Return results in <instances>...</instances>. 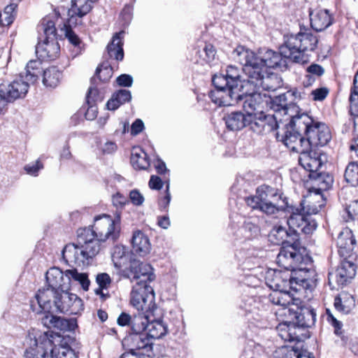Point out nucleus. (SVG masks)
Here are the masks:
<instances>
[{
	"mask_svg": "<svg viewBox=\"0 0 358 358\" xmlns=\"http://www.w3.org/2000/svg\"><path fill=\"white\" fill-rule=\"evenodd\" d=\"M64 275L65 273L59 268H50L45 274L47 285L38 290L35 299L45 310H50L55 305L64 314L76 315L83 309V301L68 291L64 282Z\"/></svg>",
	"mask_w": 358,
	"mask_h": 358,
	"instance_id": "1",
	"label": "nucleus"
},
{
	"mask_svg": "<svg viewBox=\"0 0 358 358\" xmlns=\"http://www.w3.org/2000/svg\"><path fill=\"white\" fill-rule=\"evenodd\" d=\"M247 80L248 78L241 80V69L230 65L225 73L215 74L213 77L215 90L210 92L209 97L220 106H233L241 98V89L244 90V93L247 91V88L243 87Z\"/></svg>",
	"mask_w": 358,
	"mask_h": 358,
	"instance_id": "2",
	"label": "nucleus"
},
{
	"mask_svg": "<svg viewBox=\"0 0 358 358\" xmlns=\"http://www.w3.org/2000/svg\"><path fill=\"white\" fill-rule=\"evenodd\" d=\"M76 243L66 245L62 257L67 263L82 266L88 265L101 250V242L97 239L93 225L77 230Z\"/></svg>",
	"mask_w": 358,
	"mask_h": 358,
	"instance_id": "3",
	"label": "nucleus"
},
{
	"mask_svg": "<svg viewBox=\"0 0 358 358\" xmlns=\"http://www.w3.org/2000/svg\"><path fill=\"white\" fill-rule=\"evenodd\" d=\"M153 268L149 264L135 258L131 259L129 266L124 271V276L131 282L136 281L131 292V303L134 306L140 305L141 301H153L155 294L149 282L154 279Z\"/></svg>",
	"mask_w": 358,
	"mask_h": 358,
	"instance_id": "4",
	"label": "nucleus"
},
{
	"mask_svg": "<svg viewBox=\"0 0 358 358\" xmlns=\"http://www.w3.org/2000/svg\"><path fill=\"white\" fill-rule=\"evenodd\" d=\"M294 207H289L287 213L290 216L287 220L289 230L281 225H275L269 234L270 241L275 245L291 244L299 241L300 233L310 234L316 229V224L304 219Z\"/></svg>",
	"mask_w": 358,
	"mask_h": 358,
	"instance_id": "5",
	"label": "nucleus"
},
{
	"mask_svg": "<svg viewBox=\"0 0 358 358\" xmlns=\"http://www.w3.org/2000/svg\"><path fill=\"white\" fill-rule=\"evenodd\" d=\"M318 43L317 37L310 31H299L296 34L287 36L281 45V52L287 59L296 63H306L308 60V52L315 50Z\"/></svg>",
	"mask_w": 358,
	"mask_h": 358,
	"instance_id": "6",
	"label": "nucleus"
},
{
	"mask_svg": "<svg viewBox=\"0 0 358 358\" xmlns=\"http://www.w3.org/2000/svg\"><path fill=\"white\" fill-rule=\"evenodd\" d=\"M246 76L248 80L243 85L247 88L245 93H253L254 90L259 92L261 90L275 91L282 85V80L278 75L270 73L267 70L262 71L258 68L247 67Z\"/></svg>",
	"mask_w": 358,
	"mask_h": 358,
	"instance_id": "7",
	"label": "nucleus"
},
{
	"mask_svg": "<svg viewBox=\"0 0 358 358\" xmlns=\"http://www.w3.org/2000/svg\"><path fill=\"white\" fill-rule=\"evenodd\" d=\"M305 249L299 247V242L294 241L280 248L277 256L276 262L278 266L293 273L301 264L311 266V258L304 254Z\"/></svg>",
	"mask_w": 358,
	"mask_h": 358,
	"instance_id": "8",
	"label": "nucleus"
},
{
	"mask_svg": "<svg viewBox=\"0 0 358 358\" xmlns=\"http://www.w3.org/2000/svg\"><path fill=\"white\" fill-rule=\"evenodd\" d=\"M93 228H94L96 233L97 239L101 243L107 241L115 243L120 236V214H117L114 218L111 215L105 213L95 216Z\"/></svg>",
	"mask_w": 358,
	"mask_h": 358,
	"instance_id": "9",
	"label": "nucleus"
},
{
	"mask_svg": "<svg viewBox=\"0 0 358 358\" xmlns=\"http://www.w3.org/2000/svg\"><path fill=\"white\" fill-rule=\"evenodd\" d=\"M59 337L58 334L53 331H45L36 338V348H29L26 350V358H62L58 352L59 348L54 343V340Z\"/></svg>",
	"mask_w": 358,
	"mask_h": 358,
	"instance_id": "10",
	"label": "nucleus"
},
{
	"mask_svg": "<svg viewBox=\"0 0 358 358\" xmlns=\"http://www.w3.org/2000/svg\"><path fill=\"white\" fill-rule=\"evenodd\" d=\"M136 307L138 309L141 308L145 311L143 314H138L133 317L131 324V330L134 334H142L143 331L151 333L157 327L155 299L152 302L141 301L140 305Z\"/></svg>",
	"mask_w": 358,
	"mask_h": 358,
	"instance_id": "11",
	"label": "nucleus"
},
{
	"mask_svg": "<svg viewBox=\"0 0 358 358\" xmlns=\"http://www.w3.org/2000/svg\"><path fill=\"white\" fill-rule=\"evenodd\" d=\"M355 275L356 265L350 259L345 258L336 269L329 272V285L332 289H338L349 283Z\"/></svg>",
	"mask_w": 358,
	"mask_h": 358,
	"instance_id": "12",
	"label": "nucleus"
},
{
	"mask_svg": "<svg viewBox=\"0 0 358 358\" xmlns=\"http://www.w3.org/2000/svg\"><path fill=\"white\" fill-rule=\"evenodd\" d=\"M282 314L285 317L291 319V322H294L299 329V327H311L316 320L314 309L301 306L300 304H293L289 308H284Z\"/></svg>",
	"mask_w": 358,
	"mask_h": 358,
	"instance_id": "13",
	"label": "nucleus"
},
{
	"mask_svg": "<svg viewBox=\"0 0 358 358\" xmlns=\"http://www.w3.org/2000/svg\"><path fill=\"white\" fill-rule=\"evenodd\" d=\"M266 285L273 291H282L292 289L299 291L300 289L293 285L292 273L280 270H268L265 276Z\"/></svg>",
	"mask_w": 358,
	"mask_h": 358,
	"instance_id": "14",
	"label": "nucleus"
},
{
	"mask_svg": "<svg viewBox=\"0 0 358 358\" xmlns=\"http://www.w3.org/2000/svg\"><path fill=\"white\" fill-rule=\"evenodd\" d=\"M293 285H297L304 289L312 290L317 283V273L313 268V261L311 266L309 264H301L293 273H292Z\"/></svg>",
	"mask_w": 358,
	"mask_h": 358,
	"instance_id": "15",
	"label": "nucleus"
},
{
	"mask_svg": "<svg viewBox=\"0 0 358 358\" xmlns=\"http://www.w3.org/2000/svg\"><path fill=\"white\" fill-rule=\"evenodd\" d=\"M29 83L22 77L17 78L9 85H0V98L7 102H12L24 97L29 90Z\"/></svg>",
	"mask_w": 358,
	"mask_h": 358,
	"instance_id": "16",
	"label": "nucleus"
},
{
	"mask_svg": "<svg viewBox=\"0 0 358 358\" xmlns=\"http://www.w3.org/2000/svg\"><path fill=\"white\" fill-rule=\"evenodd\" d=\"M248 124L250 129L257 134L271 132L278 128V123L274 115H265L262 111L249 114L248 115Z\"/></svg>",
	"mask_w": 358,
	"mask_h": 358,
	"instance_id": "17",
	"label": "nucleus"
},
{
	"mask_svg": "<svg viewBox=\"0 0 358 358\" xmlns=\"http://www.w3.org/2000/svg\"><path fill=\"white\" fill-rule=\"evenodd\" d=\"M286 59L281 52H275L271 50L261 49L257 54H255V64L254 67H257L262 71L271 68L281 66Z\"/></svg>",
	"mask_w": 358,
	"mask_h": 358,
	"instance_id": "18",
	"label": "nucleus"
},
{
	"mask_svg": "<svg viewBox=\"0 0 358 358\" xmlns=\"http://www.w3.org/2000/svg\"><path fill=\"white\" fill-rule=\"evenodd\" d=\"M306 137L309 148L324 146L330 141L331 133L329 127L324 123L314 120Z\"/></svg>",
	"mask_w": 358,
	"mask_h": 358,
	"instance_id": "19",
	"label": "nucleus"
},
{
	"mask_svg": "<svg viewBox=\"0 0 358 358\" xmlns=\"http://www.w3.org/2000/svg\"><path fill=\"white\" fill-rule=\"evenodd\" d=\"M55 15H46L40 21L37 29L41 40H58L59 34L56 27V21L61 17L59 8H55Z\"/></svg>",
	"mask_w": 358,
	"mask_h": 358,
	"instance_id": "20",
	"label": "nucleus"
},
{
	"mask_svg": "<svg viewBox=\"0 0 358 358\" xmlns=\"http://www.w3.org/2000/svg\"><path fill=\"white\" fill-rule=\"evenodd\" d=\"M277 138L281 141L287 148H290L292 151L301 153L303 150L310 149L308 142L306 138L305 139L301 133L287 127L285 134L281 136L277 134Z\"/></svg>",
	"mask_w": 358,
	"mask_h": 358,
	"instance_id": "21",
	"label": "nucleus"
},
{
	"mask_svg": "<svg viewBox=\"0 0 358 358\" xmlns=\"http://www.w3.org/2000/svg\"><path fill=\"white\" fill-rule=\"evenodd\" d=\"M36 54L39 60L53 61L60 55V45L58 40H41L38 38V43L36 46Z\"/></svg>",
	"mask_w": 358,
	"mask_h": 358,
	"instance_id": "22",
	"label": "nucleus"
},
{
	"mask_svg": "<svg viewBox=\"0 0 358 358\" xmlns=\"http://www.w3.org/2000/svg\"><path fill=\"white\" fill-rule=\"evenodd\" d=\"M150 338H154L150 333L134 334L124 338L122 345L131 352H136L137 350H145L148 352L152 348L153 343Z\"/></svg>",
	"mask_w": 358,
	"mask_h": 358,
	"instance_id": "23",
	"label": "nucleus"
},
{
	"mask_svg": "<svg viewBox=\"0 0 358 358\" xmlns=\"http://www.w3.org/2000/svg\"><path fill=\"white\" fill-rule=\"evenodd\" d=\"M289 289L282 291H273L269 294V301L277 306H281L282 308L276 311V315L279 316H285L283 313L284 308H289L293 304H301V301L299 299L293 297L289 292Z\"/></svg>",
	"mask_w": 358,
	"mask_h": 358,
	"instance_id": "24",
	"label": "nucleus"
},
{
	"mask_svg": "<svg viewBox=\"0 0 358 358\" xmlns=\"http://www.w3.org/2000/svg\"><path fill=\"white\" fill-rule=\"evenodd\" d=\"M316 196L317 199L310 198L311 201H302L300 203L299 206H294V208L298 210L299 213L303 216L305 220L313 222L317 225L315 221L311 219L309 215L318 213L321 208L324 206V200L322 195H317Z\"/></svg>",
	"mask_w": 358,
	"mask_h": 358,
	"instance_id": "25",
	"label": "nucleus"
},
{
	"mask_svg": "<svg viewBox=\"0 0 358 358\" xmlns=\"http://www.w3.org/2000/svg\"><path fill=\"white\" fill-rule=\"evenodd\" d=\"M299 164L309 173H315L322 166L320 155L310 149L303 150L299 159Z\"/></svg>",
	"mask_w": 358,
	"mask_h": 358,
	"instance_id": "26",
	"label": "nucleus"
},
{
	"mask_svg": "<svg viewBox=\"0 0 358 358\" xmlns=\"http://www.w3.org/2000/svg\"><path fill=\"white\" fill-rule=\"evenodd\" d=\"M91 0H71V8L68 10V19L70 22L76 23L78 18L81 19L92 8Z\"/></svg>",
	"mask_w": 358,
	"mask_h": 358,
	"instance_id": "27",
	"label": "nucleus"
},
{
	"mask_svg": "<svg viewBox=\"0 0 358 358\" xmlns=\"http://www.w3.org/2000/svg\"><path fill=\"white\" fill-rule=\"evenodd\" d=\"M241 94H243L241 98L238 100L245 99L243 107L246 112V115L249 114H254L259 113L262 110V96L260 92L257 90H254L253 93H244V90L241 89Z\"/></svg>",
	"mask_w": 358,
	"mask_h": 358,
	"instance_id": "28",
	"label": "nucleus"
},
{
	"mask_svg": "<svg viewBox=\"0 0 358 358\" xmlns=\"http://www.w3.org/2000/svg\"><path fill=\"white\" fill-rule=\"evenodd\" d=\"M131 247L133 254L142 257L148 255L151 250V244L148 237L141 231L134 233Z\"/></svg>",
	"mask_w": 358,
	"mask_h": 358,
	"instance_id": "29",
	"label": "nucleus"
},
{
	"mask_svg": "<svg viewBox=\"0 0 358 358\" xmlns=\"http://www.w3.org/2000/svg\"><path fill=\"white\" fill-rule=\"evenodd\" d=\"M124 34L123 30L116 32L106 47L109 57L117 62L122 61L124 59L123 38Z\"/></svg>",
	"mask_w": 358,
	"mask_h": 358,
	"instance_id": "30",
	"label": "nucleus"
},
{
	"mask_svg": "<svg viewBox=\"0 0 358 358\" xmlns=\"http://www.w3.org/2000/svg\"><path fill=\"white\" fill-rule=\"evenodd\" d=\"M286 320H282L276 327L278 336L285 341H300V335L299 334V329L296 327L294 322H291V319L286 317Z\"/></svg>",
	"mask_w": 358,
	"mask_h": 358,
	"instance_id": "31",
	"label": "nucleus"
},
{
	"mask_svg": "<svg viewBox=\"0 0 358 358\" xmlns=\"http://www.w3.org/2000/svg\"><path fill=\"white\" fill-rule=\"evenodd\" d=\"M277 196L276 193H273L272 189L267 192L266 199L262 203L260 210L266 215H274L280 210H284L287 213L289 207H294L292 205H289L287 198L282 201L283 204L279 205L274 203L272 199H275Z\"/></svg>",
	"mask_w": 358,
	"mask_h": 358,
	"instance_id": "32",
	"label": "nucleus"
},
{
	"mask_svg": "<svg viewBox=\"0 0 358 358\" xmlns=\"http://www.w3.org/2000/svg\"><path fill=\"white\" fill-rule=\"evenodd\" d=\"M130 162L136 170H146L151 165L150 156L140 146H134L131 148Z\"/></svg>",
	"mask_w": 358,
	"mask_h": 358,
	"instance_id": "33",
	"label": "nucleus"
},
{
	"mask_svg": "<svg viewBox=\"0 0 358 358\" xmlns=\"http://www.w3.org/2000/svg\"><path fill=\"white\" fill-rule=\"evenodd\" d=\"M310 25L316 31H322L332 24V18L328 10L310 12Z\"/></svg>",
	"mask_w": 358,
	"mask_h": 358,
	"instance_id": "34",
	"label": "nucleus"
},
{
	"mask_svg": "<svg viewBox=\"0 0 358 358\" xmlns=\"http://www.w3.org/2000/svg\"><path fill=\"white\" fill-rule=\"evenodd\" d=\"M63 77V71L58 66H50L43 70L42 83L45 87L55 89L60 85Z\"/></svg>",
	"mask_w": 358,
	"mask_h": 358,
	"instance_id": "35",
	"label": "nucleus"
},
{
	"mask_svg": "<svg viewBox=\"0 0 358 358\" xmlns=\"http://www.w3.org/2000/svg\"><path fill=\"white\" fill-rule=\"evenodd\" d=\"M356 244V240L349 229H345L341 231L337 238V246L338 252L341 256H349L350 253L353 250Z\"/></svg>",
	"mask_w": 358,
	"mask_h": 358,
	"instance_id": "36",
	"label": "nucleus"
},
{
	"mask_svg": "<svg viewBox=\"0 0 358 358\" xmlns=\"http://www.w3.org/2000/svg\"><path fill=\"white\" fill-rule=\"evenodd\" d=\"M308 178L312 180L314 188H316L317 195H321L320 192L329 189L334 182L333 176L326 172L309 173Z\"/></svg>",
	"mask_w": 358,
	"mask_h": 358,
	"instance_id": "37",
	"label": "nucleus"
},
{
	"mask_svg": "<svg viewBox=\"0 0 358 358\" xmlns=\"http://www.w3.org/2000/svg\"><path fill=\"white\" fill-rule=\"evenodd\" d=\"M247 120L248 115L240 111L232 112L224 117L226 126L231 131H239L247 127Z\"/></svg>",
	"mask_w": 358,
	"mask_h": 358,
	"instance_id": "38",
	"label": "nucleus"
},
{
	"mask_svg": "<svg viewBox=\"0 0 358 358\" xmlns=\"http://www.w3.org/2000/svg\"><path fill=\"white\" fill-rule=\"evenodd\" d=\"M233 57L235 59L238 61L241 64L243 65V67L241 70L246 75V68L247 67H253L255 63V54L245 49L243 46H238L233 51Z\"/></svg>",
	"mask_w": 358,
	"mask_h": 358,
	"instance_id": "39",
	"label": "nucleus"
},
{
	"mask_svg": "<svg viewBox=\"0 0 358 358\" xmlns=\"http://www.w3.org/2000/svg\"><path fill=\"white\" fill-rule=\"evenodd\" d=\"M314 120L306 113L297 114L292 116L289 128L298 132H303L306 136L310 125L313 123Z\"/></svg>",
	"mask_w": 358,
	"mask_h": 358,
	"instance_id": "40",
	"label": "nucleus"
},
{
	"mask_svg": "<svg viewBox=\"0 0 358 358\" xmlns=\"http://www.w3.org/2000/svg\"><path fill=\"white\" fill-rule=\"evenodd\" d=\"M131 99V92L128 90H119L115 92L111 98L107 101L106 107L109 110H115L120 106Z\"/></svg>",
	"mask_w": 358,
	"mask_h": 358,
	"instance_id": "41",
	"label": "nucleus"
},
{
	"mask_svg": "<svg viewBox=\"0 0 358 358\" xmlns=\"http://www.w3.org/2000/svg\"><path fill=\"white\" fill-rule=\"evenodd\" d=\"M30 307L32 311L36 314H41L43 313L45 314V315L41 318V322L46 327H50V319L52 313L54 312L62 313L59 310H58L57 306L55 305L52 306L50 310H45L43 308L42 305L39 303L38 300H36L35 298L34 299H31L30 301Z\"/></svg>",
	"mask_w": 358,
	"mask_h": 358,
	"instance_id": "42",
	"label": "nucleus"
},
{
	"mask_svg": "<svg viewBox=\"0 0 358 358\" xmlns=\"http://www.w3.org/2000/svg\"><path fill=\"white\" fill-rule=\"evenodd\" d=\"M271 108L275 112H283L289 114V110L292 108V100H289L286 93L275 96L271 102Z\"/></svg>",
	"mask_w": 358,
	"mask_h": 358,
	"instance_id": "43",
	"label": "nucleus"
},
{
	"mask_svg": "<svg viewBox=\"0 0 358 358\" xmlns=\"http://www.w3.org/2000/svg\"><path fill=\"white\" fill-rule=\"evenodd\" d=\"M269 190H271V187L268 186L259 187L255 196H249L245 199L247 205L252 209L260 210L262 203L266 199V194Z\"/></svg>",
	"mask_w": 358,
	"mask_h": 358,
	"instance_id": "44",
	"label": "nucleus"
},
{
	"mask_svg": "<svg viewBox=\"0 0 358 358\" xmlns=\"http://www.w3.org/2000/svg\"><path fill=\"white\" fill-rule=\"evenodd\" d=\"M43 71L41 62L39 60H30L26 66L27 81L32 84L37 82Z\"/></svg>",
	"mask_w": 358,
	"mask_h": 358,
	"instance_id": "45",
	"label": "nucleus"
},
{
	"mask_svg": "<svg viewBox=\"0 0 358 358\" xmlns=\"http://www.w3.org/2000/svg\"><path fill=\"white\" fill-rule=\"evenodd\" d=\"M65 275L70 280L78 282L82 288L85 291H87L90 287V281L88 278V275L86 273H78L76 268L67 269L64 272Z\"/></svg>",
	"mask_w": 358,
	"mask_h": 358,
	"instance_id": "46",
	"label": "nucleus"
},
{
	"mask_svg": "<svg viewBox=\"0 0 358 358\" xmlns=\"http://www.w3.org/2000/svg\"><path fill=\"white\" fill-rule=\"evenodd\" d=\"M80 23H81V21L79 22L76 21V23L70 22L69 19H67L66 22L64 23L65 37L68 39L69 42L71 45L79 49L80 48V45L82 44V40L72 29L71 27L72 25L77 26Z\"/></svg>",
	"mask_w": 358,
	"mask_h": 358,
	"instance_id": "47",
	"label": "nucleus"
},
{
	"mask_svg": "<svg viewBox=\"0 0 358 358\" xmlns=\"http://www.w3.org/2000/svg\"><path fill=\"white\" fill-rule=\"evenodd\" d=\"M113 74V70L108 62H103L100 64L96 69L95 76L102 83L110 81Z\"/></svg>",
	"mask_w": 358,
	"mask_h": 358,
	"instance_id": "48",
	"label": "nucleus"
},
{
	"mask_svg": "<svg viewBox=\"0 0 358 358\" xmlns=\"http://www.w3.org/2000/svg\"><path fill=\"white\" fill-rule=\"evenodd\" d=\"M16 8L17 7L9 4L5 7L3 11L0 13V26L8 27L13 22L16 15Z\"/></svg>",
	"mask_w": 358,
	"mask_h": 358,
	"instance_id": "49",
	"label": "nucleus"
},
{
	"mask_svg": "<svg viewBox=\"0 0 358 358\" xmlns=\"http://www.w3.org/2000/svg\"><path fill=\"white\" fill-rule=\"evenodd\" d=\"M344 177L345 181L353 187L358 185V164L350 163L345 171Z\"/></svg>",
	"mask_w": 358,
	"mask_h": 358,
	"instance_id": "50",
	"label": "nucleus"
},
{
	"mask_svg": "<svg viewBox=\"0 0 358 358\" xmlns=\"http://www.w3.org/2000/svg\"><path fill=\"white\" fill-rule=\"evenodd\" d=\"M350 113L355 117L354 120L355 131H358V93L351 92L350 96Z\"/></svg>",
	"mask_w": 358,
	"mask_h": 358,
	"instance_id": "51",
	"label": "nucleus"
},
{
	"mask_svg": "<svg viewBox=\"0 0 358 358\" xmlns=\"http://www.w3.org/2000/svg\"><path fill=\"white\" fill-rule=\"evenodd\" d=\"M103 97L96 87H90L86 95L87 104H96L98 101H102Z\"/></svg>",
	"mask_w": 358,
	"mask_h": 358,
	"instance_id": "52",
	"label": "nucleus"
},
{
	"mask_svg": "<svg viewBox=\"0 0 358 358\" xmlns=\"http://www.w3.org/2000/svg\"><path fill=\"white\" fill-rule=\"evenodd\" d=\"M307 72L309 73L306 76L308 82V85H310L315 80L312 76H321L324 73V69L319 64H312L307 68Z\"/></svg>",
	"mask_w": 358,
	"mask_h": 358,
	"instance_id": "53",
	"label": "nucleus"
},
{
	"mask_svg": "<svg viewBox=\"0 0 358 358\" xmlns=\"http://www.w3.org/2000/svg\"><path fill=\"white\" fill-rule=\"evenodd\" d=\"M345 213L348 215L346 222L350 220H358V201H353L345 208Z\"/></svg>",
	"mask_w": 358,
	"mask_h": 358,
	"instance_id": "54",
	"label": "nucleus"
},
{
	"mask_svg": "<svg viewBox=\"0 0 358 358\" xmlns=\"http://www.w3.org/2000/svg\"><path fill=\"white\" fill-rule=\"evenodd\" d=\"M327 320L334 327V332L337 335L342 334V324L331 313L329 309L326 310Z\"/></svg>",
	"mask_w": 358,
	"mask_h": 358,
	"instance_id": "55",
	"label": "nucleus"
},
{
	"mask_svg": "<svg viewBox=\"0 0 358 358\" xmlns=\"http://www.w3.org/2000/svg\"><path fill=\"white\" fill-rule=\"evenodd\" d=\"M112 203L117 208H122L129 203V200L126 196L118 192L113 195Z\"/></svg>",
	"mask_w": 358,
	"mask_h": 358,
	"instance_id": "56",
	"label": "nucleus"
},
{
	"mask_svg": "<svg viewBox=\"0 0 358 358\" xmlns=\"http://www.w3.org/2000/svg\"><path fill=\"white\" fill-rule=\"evenodd\" d=\"M255 301L252 297H245L240 304V308L245 312V315L251 313L255 309Z\"/></svg>",
	"mask_w": 358,
	"mask_h": 358,
	"instance_id": "57",
	"label": "nucleus"
},
{
	"mask_svg": "<svg viewBox=\"0 0 358 358\" xmlns=\"http://www.w3.org/2000/svg\"><path fill=\"white\" fill-rule=\"evenodd\" d=\"M126 255V250L123 247L116 246L114 249L112 257L116 267L121 266L120 260Z\"/></svg>",
	"mask_w": 358,
	"mask_h": 358,
	"instance_id": "58",
	"label": "nucleus"
},
{
	"mask_svg": "<svg viewBox=\"0 0 358 358\" xmlns=\"http://www.w3.org/2000/svg\"><path fill=\"white\" fill-rule=\"evenodd\" d=\"M129 200L134 206H141L144 201V197L139 190L134 189L130 191L129 194Z\"/></svg>",
	"mask_w": 358,
	"mask_h": 358,
	"instance_id": "59",
	"label": "nucleus"
},
{
	"mask_svg": "<svg viewBox=\"0 0 358 358\" xmlns=\"http://www.w3.org/2000/svg\"><path fill=\"white\" fill-rule=\"evenodd\" d=\"M96 282L99 287L108 288L111 283V278L106 273H101L96 275Z\"/></svg>",
	"mask_w": 358,
	"mask_h": 358,
	"instance_id": "60",
	"label": "nucleus"
},
{
	"mask_svg": "<svg viewBox=\"0 0 358 358\" xmlns=\"http://www.w3.org/2000/svg\"><path fill=\"white\" fill-rule=\"evenodd\" d=\"M282 358H314L310 352L301 353L297 350L292 348L288 350Z\"/></svg>",
	"mask_w": 358,
	"mask_h": 358,
	"instance_id": "61",
	"label": "nucleus"
},
{
	"mask_svg": "<svg viewBox=\"0 0 358 358\" xmlns=\"http://www.w3.org/2000/svg\"><path fill=\"white\" fill-rule=\"evenodd\" d=\"M334 306L337 311L343 314H347L350 310V306L346 305L341 296L335 297Z\"/></svg>",
	"mask_w": 358,
	"mask_h": 358,
	"instance_id": "62",
	"label": "nucleus"
},
{
	"mask_svg": "<svg viewBox=\"0 0 358 358\" xmlns=\"http://www.w3.org/2000/svg\"><path fill=\"white\" fill-rule=\"evenodd\" d=\"M43 168V163L41 161L37 160L33 164L26 165L24 166V170L27 172V173L36 176L38 175L39 170Z\"/></svg>",
	"mask_w": 358,
	"mask_h": 358,
	"instance_id": "63",
	"label": "nucleus"
},
{
	"mask_svg": "<svg viewBox=\"0 0 358 358\" xmlns=\"http://www.w3.org/2000/svg\"><path fill=\"white\" fill-rule=\"evenodd\" d=\"M205 57L203 58L207 62H211L215 57L216 50L214 46L211 44H206L203 48Z\"/></svg>",
	"mask_w": 358,
	"mask_h": 358,
	"instance_id": "64",
	"label": "nucleus"
}]
</instances>
